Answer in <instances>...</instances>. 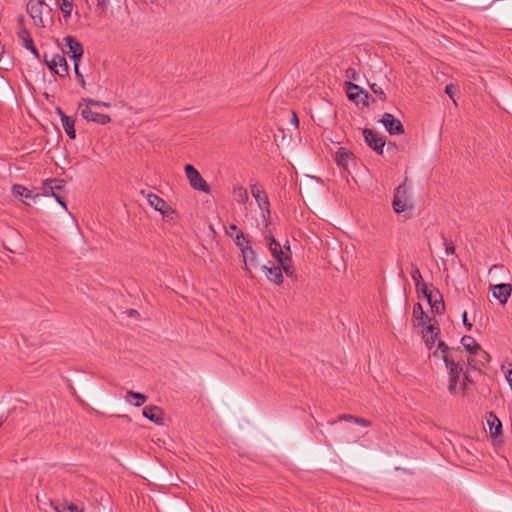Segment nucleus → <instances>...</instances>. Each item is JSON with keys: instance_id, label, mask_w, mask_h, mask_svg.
Here are the masks:
<instances>
[{"instance_id": "0eeeda50", "label": "nucleus", "mask_w": 512, "mask_h": 512, "mask_svg": "<svg viewBox=\"0 0 512 512\" xmlns=\"http://www.w3.org/2000/svg\"><path fill=\"white\" fill-rule=\"evenodd\" d=\"M409 200L408 188L406 187V180L399 185L394 192L393 209L396 213H402L406 210L407 202Z\"/></svg>"}, {"instance_id": "79ce46f5", "label": "nucleus", "mask_w": 512, "mask_h": 512, "mask_svg": "<svg viewBox=\"0 0 512 512\" xmlns=\"http://www.w3.org/2000/svg\"><path fill=\"white\" fill-rule=\"evenodd\" d=\"M74 73H75V76H76L78 82L81 84V86L83 88H85L86 82H85V79H84L82 73L80 72L79 63H74Z\"/></svg>"}, {"instance_id": "6e6552de", "label": "nucleus", "mask_w": 512, "mask_h": 512, "mask_svg": "<svg viewBox=\"0 0 512 512\" xmlns=\"http://www.w3.org/2000/svg\"><path fill=\"white\" fill-rule=\"evenodd\" d=\"M251 193L252 196L255 198V200L258 202V206L261 210H263V218L270 217V210H269V199L264 191V189L259 186L258 184L251 185Z\"/></svg>"}, {"instance_id": "9b49d317", "label": "nucleus", "mask_w": 512, "mask_h": 512, "mask_svg": "<svg viewBox=\"0 0 512 512\" xmlns=\"http://www.w3.org/2000/svg\"><path fill=\"white\" fill-rule=\"evenodd\" d=\"M381 122L391 135H399L404 133V127L401 121L395 118L391 113H384Z\"/></svg>"}, {"instance_id": "37998d69", "label": "nucleus", "mask_w": 512, "mask_h": 512, "mask_svg": "<svg viewBox=\"0 0 512 512\" xmlns=\"http://www.w3.org/2000/svg\"><path fill=\"white\" fill-rule=\"evenodd\" d=\"M419 288L426 299L436 296L435 291L430 290L425 283H422Z\"/></svg>"}, {"instance_id": "774afa93", "label": "nucleus", "mask_w": 512, "mask_h": 512, "mask_svg": "<svg viewBox=\"0 0 512 512\" xmlns=\"http://www.w3.org/2000/svg\"><path fill=\"white\" fill-rule=\"evenodd\" d=\"M54 2H56V3H57V0H54Z\"/></svg>"}, {"instance_id": "13d9d810", "label": "nucleus", "mask_w": 512, "mask_h": 512, "mask_svg": "<svg viewBox=\"0 0 512 512\" xmlns=\"http://www.w3.org/2000/svg\"><path fill=\"white\" fill-rule=\"evenodd\" d=\"M502 268H503V266H502V265H493V266L490 268L489 272L491 273L493 270H496V269H502Z\"/></svg>"}, {"instance_id": "7ed1b4c3", "label": "nucleus", "mask_w": 512, "mask_h": 512, "mask_svg": "<svg viewBox=\"0 0 512 512\" xmlns=\"http://www.w3.org/2000/svg\"><path fill=\"white\" fill-rule=\"evenodd\" d=\"M186 177L189 180L191 187L195 190L210 193L211 188L205 179L201 176L198 170L191 164H186L184 167Z\"/></svg>"}, {"instance_id": "9d476101", "label": "nucleus", "mask_w": 512, "mask_h": 512, "mask_svg": "<svg viewBox=\"0 0 512 512\" xmlns=\"http://www.w3.org/2000/svg\"><path fill=\"white\" fill-rule=\"evenodd\" d=\"M363 136L369 147L378 154H383V148L385 145L384 138L380 137L376 132L369 128L363 129Z\"/></svg>"}, {"instance_id": "4be33fe9", "label": "nucleus", "mask_w": 512, "mask_h": 512, "mask_svg": "<svg viewBox=\"0 0 512 512\" xmlns=\"http://www.w3.org/2000/svg\"><path fill=\"white\" fill-rule=\"evenodd\" d=\"M56 512H83L84 508L66 500L52 502Z\"/></svg>"}, {"instance_id": "864d4df0", "label": "nucleus", "mask_w": 512, "mask_h": 512, "mask_svg": "<svg viewBox=\"0 0 512 512\" xmlns=\"http://www.w3.org/2000/svg\"><path fill=\"white\" fill-rule=\"evenodd\" d=\"M454 90H455V87H454L453 85H451V84H450V85H447V86L445 87V93H446L447 95H449V97H451V98L453 97Z\"/></svg>"}, {"instance_id": "e433bc0d", "label": "nucleus", "mask_w": 512, "mask_h": 512, "mask_svg": "<svg viewBox=\"0 0 512 512\" xmlns=\"http://www.w3.org/2000/svg\"><path fill=\"white\" fill-rule=\"evenodd\" d=\"M411 278L413 279L417 288L424 283L420 270L413 263L411 264Z\"/></svg>"}, {"instance_id": "680f3d73", "label": "nucleus", "mask_w": 512, "mask_h": 512, "mask_svg": "<svg viewBox=\"0 0 512 512\" xmlns=\"http://www.w3.org/2000/svg\"><path fill=\"white\" fill-rule=\"evenodd\" d=\"M293 121L298 124V118H297V115L296 113H293Z\"/></svg>"}, {"instance_id": "69168bd1", "label": "nucleus", "mask_w": 512, "mask_h": 512, "mask_svg": "<svg viewBox=\"0 0 512 512\" xmlns=\"http://www.w3.org/2000/svg\"><path fill=\"white\" fill-rule=\"evenodd\" d=\"M269 217L266 216V218H264L266 220V225H269V222H267Z\"/></svg>"}, {"instance_id": "f257e3e1", "label": "nucleus", "mask_w": 512, "mask_h": 512, "mask_svg": "<svg viewBox=\"0 0 512 512\" xmlns=\"http://www.w3.org/2000/svg\"><path fill=\"white\" fill-rule=\"evenodd\" d=\"M42 194L45 196H53L55 200L67 210V206L64 198L65 193V185L64 181L61 179H47L42 184Z\"/></svg>"}, {"instance_id": "412c9836", "label": "nucleus", "mask_w": 512, "mask_h": 512, "mask_svg": "<svg viewBox=\"0 0 512 512\" xmlns=\"http://www.w3.org/2000/svg\"><path fill=\"white\" fill-rule=\"evenodd\" d=\"M463 372V369L461 370H453L448 372V391L452 395L459 394V387L458 382L460 379V375Z\"/></svg>"}, {"instance_id": "393cba45", "label": "nucleus", "mask_w": 512, "mask_h": 512, "mask_svg": "<svg viewBox=\"0 0 512 512\" xmlns=\"http://www.w3.org/2000/svg\"><path fill=\"white\" fill-rule=\"evenodd\" d=\"M442 360L444 361L448 372L463 369V367L460 365L459 354L443 355Z\"/></svg>"}, {"instance_id": "de8ad7c7", "label": "nucleus", "mask_w": 512, "mask_h": 512, "mask_svg": "<svg viewBox=\"0 0 512 512\" xmlns=\"http://www.w3.org/2000/svg\"><path fill=\"white\" fill-rule=\"evenodd\" d=\"M354 422L356 424H359V425H362V426H365V427H369L371 425V422L364 419V418H360V417H355V420Z\"/></svg>"}, {"instance_id": "a211bd4d", "label": "nucleus", "mask_w": 512, "mask_h": 512, "mask_svg": "<svg viewBox=\"0 0 512 512\" xmlns=\"http://www.w3.org/2000/svg\"><path fill=\"white\" fill-rule=\"evenodd\" d=\"M353 160V153L344 147H340L335 155V161L338 166L348 170L349 162Z\"/></svg>"}, {"instance_id": "8fccbe9b", "label": "nucleus", "mask_w": 512, "mask_h": 512, "mask_svg": "<svg viewBox=\"0 0 512 512\" xmlns=\"http://www.w3.org/2000/svg\"><path fill=\"white\" fill-rule=\"evenodd\" d=\"M345 73L348 78L353 79V80L357 79V73H356L355 69L348 68Z\"/></svg>"}, {"instance_id": "3c124183", "label": "nucleus", "mask_w": 512, "mask_h": 512, "mask_svg": "<svg viewBox=\"0 0 512 512\" xmlns=\"http://www.w3.org/2000/svg\"><path fill=\"white\" fill-rule=\"evenodd\" d=\"M355 417L356 416H353V415H350V414H342L338 417L339 420H344V421H353L355 420Z\"/></svg>"}, {"instance_id": "473e14b6", "label": "nucleus", "mask_w": 512, "mask_h": 512, "mask_svg": "<svg viewBox=\"0 0 512 512\" xmlns=\"http://www.w3.org/2000/svg\"><path fill=\"white\" fill-rule=\"evenodd\" d=\"M226 234L233 239L235 245L240 249L242 252V249L246 246V241H249L246 239L245 234L242 231H238V234H233L229 230H226Z\"/></svg>"}, {"instance_id": "c85d7f7f", "label": "nucleus", "mask_w": 512, "mask_h": 512, "mask_svg": "<svg viewBox=\"0 0 512 512\" xmlns=\"http://www.w3.org/2000/svg\"><path fill=\"white\" fill-rule=\"evenodd\" d=\"M277 261L281 264V269L284 270L287 276L296 279V275L294 273V268L292 265L291 255H284L280 258V260Z\"/></svg>"}, {"instance_id": "c756f323", "label": "nucleus", "mask_w": 512, "mask_h": 512, "mask_svg": "<svg viewBox=\"0 0 512 512\" xmlns=\"http://www.w3.org/2000/svg\"><path fill=\"white\" fill-rule=\"evenodd\" d=\"M12 193L15 197H21L25 199H35L38 195L33 196L32 192L23 185L14 184L12 186Z\"/></svg>"}, {"instance_id": "f8f14e48", "label": "nucleus", "mask_w": 512, "mask_h": 512, "mask_svg": "<svg viewBox=\"0 0 512 512\" xmlns=\"http://www.w3.org/2000/svg\"><path fill=\"white\" fill-rule=\"evenodd\" d=\"M81 116L87 121H93L101 125L108 124L111 121V117L109 115L95 112L87 105L81 110Z\"/></svg>"}, {"instance_id": "f3484780", "label": "nucleus", "mask_w": 512, "mask_h": 512, "mask_svg": "<svg viewBox=\"0 0 512 512\" xmlns=\"http://www.w3.org/2000/svg\"><path fill=\"white\" fill-rule=\"evenodd\" d=\"M487 424L491 437L496 438L502 434V423L494 412L488 413Z\"/></svg>"}, {"instance_id": "1a4fd4ad", "label": "nucleus", "mask_w": 512, "mask_h": 512, "mask_svg": "<svg viewBox=\"0 0 512 512\" xmlns=\"http://www.w3.org/2000/svg\"><path fill=\"white\" fill-rule=\"evenodd\" d=\"M64 41L68 49L66 53L74 61V63H78L84 53L82 44L73 36H66Z\"/></svg>"}, {"instance_id": "f704fd0d", "label": "nucleus", "mask_w": 512, "mask_h": 512, "mask_svg": "<svg viewBox=\"0 0 512 512\" xmlns=\"http://www.w3.org/2000/svg\"><path fill=\"white\" fill-rule=\"evenodd\" d=\"M436 296L439 297V299H435L434 303L431 305V310L435 314H442L445 311V304L443 301V297L439 290H435Z\"/></svg>"}, {"instance_id": "f03ea898", "label": "nucleus", "mask_w": 512, "mask_h": 512, "mask_svg": "<svg viewBox=\"0 0 512 512\" xmlns=\"http://www.w3.org/2000/svg\"><path fill=\"white\" fill-rule=\"evenodd\" d=\"M44 9H47L48 15L52 18V8L49 4L45 3V0H30L27 5V12L34 20V23L38 27H45L43 20Z\"/></svg>"}, {"instance_id": "0e129e2a", "label": "nucleus", "mask_w": 512, "mask_h": 512, "mask_svg": "<svg viewBox=\"0 0 512 512\" xmlns=\"http://www.w3.org/2000/svg\"><path fill=\"white\" fill-rule=\"evenodd\" d=\"M4 248H5L6 250H8L9 252L13 253V251L10 249V247H6V246H4Z\"/></svg>"}, {"instance_id": "5fc2aeb1", "label": "nucleus", "mask_w": 512, "mask_h": 512, "mask_svg": "<svg viewBox=\"0 0 512 512\" xmlns=\"http://www.w3.org/2000/svg\"><path fill=\"white\" fill-rule=\"evenodd\" d=\"M56 112L60 116L61 121H62L63 120V115H66V114L64 113V111L60 107L56 108Z\"/></svg>"}, {"instance_id": "b1692460", "label": "nucleus", "mask_w": 512, "mask_h": 512, "mask_svg": "<svg viewBox=\"0 0 512 512\" xmlns=\"http://www.w3.org/2000/svg\"><path fill=\"white\" fill-rule=\"evenodd\" d=\"M413 318L417 321L416 326L425 325L431 321L420 303H416L413 307Z\"/></svg>"}, {"instance_id": "ddd939ff", "label": "nucleus", "mask_w": 512, "mask_h": 512, "mask_svg": "<svg viewBox=\"0 0 512 512\" xmlns=\"http://www.w3.org/2000/svg\"><path fill=\"white\" fill-rule=\"evenodd\" d=\"M142 414L145 418L157 425L164 424V412L163 410L155 405H149L143 408Z\"/></svg>"}, {"instance_id": "58836bf2", "label": "nucleus", "mask_w": 512, "mask_h": 512, "mask_svg": "<svg viewBox=\"0 0 512 512\" xmlns=\"http://www.w3.org/2000/svg\"><path fill=\"white\" fill-rule=\"evenodd\" d=\"M85 103V105L92 107V106H103V107H110V103L103 102L99 100H94L91 98H83L81 102L79 103V107L82 106V104Z\"/></svg>"}, {"instance_id": "c03bdc74", "label": "nucleus", "mask_w": 512, "mask_h": 512, "mask_svg": "<svg viewBox=\"0 0 512 512\" xmlns=\"http://www.w3.org/2000/svg\"><path fill=\"white\" fill-rule=\"evenodd\" d=\"M160 213L163 215L164 218L172 220L175 214V210L170 205L167 204L166 208L162 209Z\"/></svg>"}, {"instance_id": "338daca9", "label": "nucleus", "mask_w": 512, "mask_h": 512, "mask_svg": "<svg viewBox=\"0 0 512 512\" xmlns=\"http://www.w3.org/2000/svg\"><path fill=\"white\" fill-rule=\"evenodd\" d=\"M2 424H3V420H2V418H0V427L2 426Z\"/></svg>"}, {"instance_id": "2f4dec72", "label": "nucleus", "mask_w": 512, "mask_h": 512, "mask_svg": "<svg viewBox=\"0 0 512 512\" xmlns=\"http://www.w3.org/2000/svg\"><path fill=\"white\" fill-rule=\"evenodd\" d=\"M233 197L235 201L241 204H245L249 199L247 189L241 185L233 188Z\"/></svg>"}, {"instance_id": "cd10ccee", "label": "nucleus", "mask_w": 512, "mask_h": 512, "mask_svg": "<svg viewBox=\"0 0 512 512\" xmlns=\"http://www.w3.org/2000/svg\"><path fill=\"white\" fill-rule=\"evenodd\" d=\"M61 122H62L63 129H64L65 133L67 134V136L70 139H75L76 138L75 120L70 116L63 115V120Z\"/></svg>"}, {"instance_id": "e2e57ef3", "label": "nucleus", "mask_w": 512, "mask_h": 512, "mask_svg": "<svg viewBox=\"0 0 512 512\" xmlns=\"http://www.w3.org/2000/svg\"><path fill=\"white\" fill-rule=\"evenodd\" d=\"M121 417H122V418H125V419H127V420H129V421L131 420V419H130V417H129L128 415H122Z\"/></svg>"}, {"instance_id": "39448f33", "label": "nucleus", "mask_w": 512, "mask_h": 512, "mask_svg": "<svg viewBox=\"0 0 512 512\" xmlns=\"http://www.w3.org/2000/svg\"><path fill=\"white\" fill-rule=\"evenodd\" d=\"M241 258L243 262V269L252 278L253 274L251 268L259 267V261L256 251L252 248L250 241H246V246L242 249Z\"/></svg>"}, {"instance_id": "4c0bfd02", "label": "nucleus", "mask_w": 512, "mask_h": 512, "mask_svg": "<svg viewBox=\"0 0 512 512\" xmlns=\"http://www.w3.org/2000/svg\"><path fill=\"white\" fill-rule=\"evenodd\" d=\"M370 102L374 103L375 99L363 89V94H361L360 98H358V102H354L356 105L362 104L363 107H368Z\"/></svg>"}, {"instance_id": "a19ab883", "label": "nucleus", "mask_w": 512, "mask_h": 512, "mask_svg": "<svg viewBox=\"0 0 512 512\" xmlns=\"http://www.w3.org/2000/svg\"><path fill=\"white\" fill-rule=\"evenodd\" d=\"M443 243L445 246V252L447 255L455 254V246L452 240L447 239L444 234H442Z\"/></svg>"}, {"instance_id": "09e8293b", "label": "nucleus", "mask_w": 512, "mask_h": 512, "mask_svg": "<svg viewBox=\"0 0 512 512\" xmlns=\"http://www.w3.org/2000/svg\"><path fill=\"white\" fill-rule=\"evenodd\" d=\"M462 321H463V325L466 327L467 330H471L472 328V323H470L468 321V318H467V312L464 311L463 314H462Z\"/></svg>"}, {"instance_id": "c9c22d12", "label": "nucleus", "mask_w": 512, "mask_h": 512, "mask_svg": "<svg viewBox=\"0 0 512 512\" xmlns=\"http://www.w3.org/2000/svg\"><path fill=\"white\" fill-rule=\"evenodd\" d=\"M73 7H74L73 0H61V4H60L59 8H60L65 20H68L71 17Z\"/></svg>"}, {"instance_id": "423d86ee", "label": "nucleus", "mask_w": 512, "mask_h": 512, "mask_svg": "<svg viewBox=\"0 0 512 512\" xmlns=\"http://www.w3.org/2000/svg\"><path fill=\"white\" fill-rule=\"evenodd\" d=\"M44 62L48 68L59 77H66L68 75V64L63 55L55 54L51 59H48L47 55L45 54Z\"/></svg>"}, {"instance_id": "49530a36", "label": "nucleus", "mask_w": 512, "mask_h": 512, "mask_svg": "<svg viewBox=\"0 0 512 512\" xmlns=\"http://www.w3.org/2000/svg\"><path fill=\"white\" fill-rule=\"evenodd\" d=\"M461 374H463V380H462L461 388H462L463 391H465L468 388L469 384L471 383V380H470L469 375H468L467 372L463 371Z\"/></svg>"}, {"instance_id": "5701e85b", "label": "nucleus", "mask_w": 512, "mask_h": 512, "mask_svg": "<svg viewBox=\"0 0 512 512\" xmlns=\"http://www.w3.org/2000/svg\"><path fill=\"white\" fill-rule=\"evenodd\" d=\"M460 347L450 348L445 342L439 340L437 349L433 352V356L442 357L443 355L460 354Z\"/></svg>"}, {"instance_id": "603ef678", "label": "nucleus", "mask_w": 512, "mask_h": 512, "mask_svg": "<svg viewBox=\"0 0 512 512\" xmlns=\"http://www.w3.org/2000/svg\"><path fill=\"white\" fill-rule=\"evenodd\" d=\"M226 230H229L230 232H232L234 235L235 234H238V231H241L236 224H230L228 227H225V231Z\"/></svg>"}, {"instance_id": "4d7b16f0", "label": "nucleus", "mask_w": 512, "mask_h": 512, "mask_svg": "<svg viewBox=\"0 0 512 512\" xmlns=\"http://www.w3.org/2000/svg\"><path fill=\"white\" fill-rule=\"evenodd\" d=\"M284 248L286 250V251H284L285 254L286 255H291V250H290V246L288 245V243L284 245Z\"/></svg>"}, {"instance_id": "dca6fc26", "label": "nucleus", "mask_w": 512, "mask_h": 512, "mask_svg": "<svg viewBox=\"0 0 512 512\" xmlns=\"http://www.w3.org/2000/svg\"><path fill=\"white\" fill-rule=\"evenodd\" d=\"M262 271L272 283L281 285L283 283L282 269L279 266L268 267L267 265L261 266Z\"/></svg>"}, {"instance_id": "aec40b11", "label": "nucleus", "mask_w": 512, "mask_h": 512, "mask_svg": "<svg viewBox=\"0 0 512 512\" xmlns=\"http://www.w3.org/2000/svg\"><path fill=\"white\" fill-rule=\"evenodd\" d=\"M141 194L146 197L149 205L156 211L160 212L162 209L166 208L167 202L158 195L151 192L146 193L144 190L141 191Z\"/></svg>"}, {"instance_id": "6ab92c4d", "label": "nucleus", "mask_w": 512, "mask_h": 512, "mask_svg": "<svg viewBox=\"0 0 512 512\" xmlns=\"http://www.w3.org/2000/svg\"><path fill=\"white\" fill-rule=\"evenodd\" d=\"M265 239L268 241L269 250L276 260H280L282 256L286 255L284 250L281 248V245L276 241L271 232L265 236Z\"/></svg>"}, {"instance_id": "72a5a7b5", "label": "nucleus", "mask_w": 512, "mask_h": 512, "mask_svg": "<svg viewBox=\"0 0 512 512\" xmlns=\"http://www.w3.org/2000/svg\"><path fill=\"white\" fill-rule=\"evenodd\" d=\"M472 356L476 358L480 368L490 361V355L481 346L472 354Z\"/></svg>"}, {"instance_id": "a878e982", "label": "nucleus", "mask_w": 512, "mask_h": 512, "mask_svg": "<svg viewBox=\"0 0 512 512\" xmlns=\"http://www.w3.org/2000/svg\"><path fill=\"white\" fill-rule=\"evenodd\" d=\"M147 399L148 397L145 394L135 391H128L125 395V400L136 407L142 406Z\"/></svg>"}, {"instance_id": "ea45409f", "label": "nucleus", "mask_w": 512, "mask_h": 512, "mask_svg": "<svg viewBox=\"0 0 512 512\" xmlns=\"http://www.w3.org/2000/svg\"><path fill=\"white\" fill-rule=\"evenodd\" d=\"M370 89L372 90V92L381 100V101H386L387 97H386V93L384 92L383 88L381 86H379L378 84L376 83H372L370 84Z\"/></svg>"}, {"instance_id": "7c9ffc66", "label": "nucleus", "mask_w": 512, "mask_h": 512, "mask_svg": "<svg viewBox=\"0 0 512 512\" xmlns=\"http://www.w3.org/2000/svg\"><path fill=\"white\" fill-rule=\"evenodd\" d=\"M461 344L471 355L480 347L476 340L472 336L468 335L461 338Z\"/></svg>"}, {"instance_id": "bb28decb", "label": "nucleus", "mask_w": 512, "mask_h": 512, "mask_svg": "<svg viewBox=\"0 0 512 512\" xmlns=\"http://www.w3.org/2000/svg\"><path fill=\"white\" fill-rule=\"evenodd\" d=\"M345 87L348 98L353 102H358V98L363 94V89L352 82H345Z\"/></svg>"}, {"instance_id": "20e7f679", "label": "nucleus", "mask_w": 512, "mask_h": 512, "mask_svg": "<svg viewBox=\"0 0 512 512\" xmlns=\"http://www.w3.org/2000/svg\"><path fill=\"white\" fill-rule=\"evenodd\" d=\"M19 30L17 32V36L19 40L22 42V45L29 50L36 58H39V52L34 45L33 39L31 37L30 32L25 27V19L23 16H20L17 20Z\"/></svg>"}, {"instance_id": "2eb2a0df", "label": "nucleus", "mask_w": 512, "mask_h": 512, "mask_svg": "<svg viewBox=\"0 0 512 512\" xmlns=\"http://www.w3.org/2000/svg\"><path fill=\"white\" fill-rule=\"evenodd\" d=\"M440 334V328L438 325L429 324L423 331V339L428 349H431Z\"/></svg>"}, {"instance_id": "a18cd8bd", "label": "nucleus", "mask_w": 512, "mask_h": 512, "mask_svg": "<svg viewBox=\"0 0 512 512\" xmlns=\"http://www.w3.org/2000/svg\"><path fill=\"white\" fill-rule=\"evenodd\" d=\"M467 366H468L470 369L480 371V367L478 366V363H477L476 358H475L474 356H472L471 354H470V355H469V357L467 358Z\"/></svg>"}, {"instance_id": "6e6d98bb", "label": "nucleus", "mask_w": 512, "mask_h": 512, "mask_svg": "<svg viewBox=\"0 0 512 512\" xmlns=\"http://www.w3.org/2000/svg\"><path fill=\"white\" fill-rule=\"evenodd\" d=\"M97 5L100 7H106L107 0H97Z\"/></svg>"}, {"instance_id": "052dcab7", "label": "nucleus", "mask_w": 512, "mask_h": 512, "mask_svg": "<svg viewBox=\"0 0 512 512\" xmlns=\"http://www.w3.org/2000/svg\"><path fill=\"white\" fill-rule=\"evenodd\" d=\"M128 314H129L130 316H134V315H138V312H137V310H135V309H130V310L128 311Z\"/></svg>"}, {"instance_id": "bf43d9fd", "label": "nucleus", "mask_w": 512, "mask_h": 512, "mask_svg": "<svg viewBox=\"0 0 512 512\" xmlns=\"http://www.w3.org/2000/svg\"><path fill=\"white\" fill-rule=\"evenodd\" d=\"M435 299H439V297L438 296H434V297H430V299H427V301L429 302L430 306L434 303Z\"/></svg>"}, {"instance_id": "4468645a", "label": "nucleus", "mask_w": 512, "mask_h": 512, "mask_svg": "<svg viewBox=\"0 0 512 512\" xmlns=\"http://www.w3.org/2000/svg\"><path fill=\"white\" fill-rule=\"evenodd\" d=\"M493 296L501 303L506 304L512 293V285L508 283L496 284L491 287Z\"/></svg>"}]
</instances>
